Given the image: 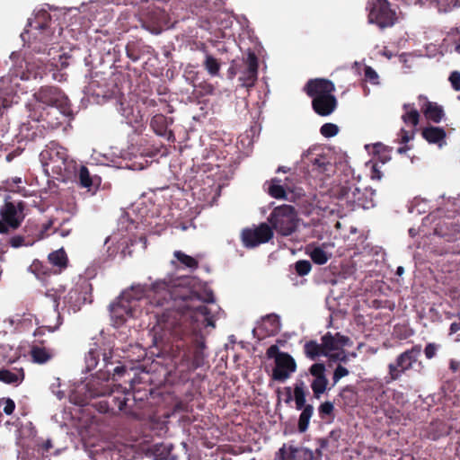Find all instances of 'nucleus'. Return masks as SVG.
<instances>
[{"instance_id": "nucleus-1", "label": "nucleus", "mask_w": 460, "mask_h": 460, "mask_svg": "<svg viewBox=\"0 0 460 460\" xmlns=\"http://www.w3.org/2000/svg\"><path fill=\"white\" fill-rule=\"evenodd\" d=\"M150 304L161 307L157 323L174 341L171 357L180 378L188 380L190 374L205 366L204 327H215V315L204 303H214L212 290L193 292L176 280L159 279L151 286Z\"/></svg>"}, {"instance_id": "nucleus-2", "label": "nucleus", "mask_w": 460, "mask_h": 460, "mask_svg": "<svg viewBox=\"0 0 460 460\" xmlns=\"http://www.w3.org/2000/svg\"><path fill=\"white\" fill-rule=\"evenodd\" d=\"M102 356V367L95 374V376L88 381L85 385L86 395L89 398L105 397L110 392L111 388L107 382L111 379V372L109 365L113 364L111 361L112 358V349L104 348L97 343H93V347L85 355V366L88 371L93 370L99 364L100 357Z\"/></svg>"}, {"instance_id": "nucleus-3", "label": "nucleus", "mask_w": 460, "mask_h": 460, "mask_svg": "<svg viewBox=\"0 0 460 460\" xmlns=\"http://www.w3.org/2000/svg\"><path fill=\"white\" fill-rule=\"evenodd\" d=\"M351 344L352 342L349 337L340 332L332 334L329 332L321 338V343L310 341L305 344L304 348L305 353L309 358L314 360L320 357H325L329 360L337 351Z\"/></svg>"}, {"instance_id": "nucleus-4", "label": "nucleus", "mask_w": 460, "mask_h": 460, "mask_svg": "<svg viewBox=\"0 0 460 460\" xmlns=\"http://www.w3.org/2000/svg\"><path fill=\"white\" fill-rule=\"evenodd\" d=\"M40 159L44 166H50L53 172L62 176H68L75 171L76 164L69 159L67 150L56 143L47 146L40 153Z\"/></svg>"}, {"instance_id": "nucleus-5", "label": "nucleus", "mask_w": 460, "mask_h": 460, "mask_svg": "<svg viewBox=\"0 0 460 460\" xmlns=\"http://www.w3.org/2000/svg\"><path fill=\"white\" fill-rule=\"evenodd\" d=\"M420 353V345H415L398 355L395 361L388 365L387 383L400 379L404 373L416 367L420 372L423 368L422 362L419 360Z\"/></svg>"}, {"instance_id": "nucleus-6", "label": "nucleus", "mask_w": 460, "mask_h": 460, "mask_svg": "<svg viewBox=\"0 0 460 460\" xmlns=\"http://www.w3.org/2000/svg\"><path fill=\"white\" fill-rule=\"evenodd\" d=\"M142 289L132 288L129 291L123 292L118 300L110 305L111 317L114 324L122 325L128 317L134 316L135 307L137 300L140 298Z\"/></svg>"}, {"instance_id": "nucleus-7", "label": "nucleus", "mask_w": 460, "mask_h": 460, "mask_svg": "<svg viewBox=\"0 0 460 460\" xmlns=\"http://www.w3.org/2000/svg\"><path fill=\"white\" fill-rule=\"evenodd\" d=\"M25 208L26 204L22 200H5L0 207V234H8L11 230L18 229L26 216Z\"/></svg>"}, {"instance_id": "nucleus-8", "label": "nucleus", "mask_w": 460, "mask_h": 460, "mask_svg": "<svg viewBox=\"0 0 460 460\" xmlns=\"http://www.w3.org/2000/svg\"><path fill=\"white\" fill-rule=\"evenodd\" d=\"M92 291L93 286L89 279L80 278L64 296L65 307H67L69 312H78L84 305L92 303Z\"/></svg>"}, {"instance_id": "nucleus-9", "label": "nucleus", "mask_w": 460, "mask_h": 460, "mask_svg": "<svg viewBox=\"0 0 460 460\" xmlns=\"http://www.w3.org/2000/svg\"><path fill=\"white\" fill-rule=\"evenodd\" d=\"M61 316L59 313L58 314V323L55 326L46 325L38 327L33 335L35 337L34 341L31 342L30 349V356L33 363L37 364H46L49 360H51L55 356L54 349L48 348L45 346L46 341H40L38 337L44 336L46 330L49 332H55L61 325Z\"/></svg>"}, {"instance_id": "nucleus-10", "label": "nucleus", "mask_w": 460, "mask_h": 460, "mask_svg": "<svg viewBox=\"0 0 460 460\" xmlns=\"http://www.w3.org/2000/svg\"><path fill=\"white\" fill-rule=\"evenodd\" d=\"M50 23L49 13L45 10L39 11L34 18L29 21L28 28L22 33V39L25 40L26 34H31L35 41L38 40L47 46L52 40L53 36Z\"/></svg>"}, {"instance_id": "nucleus-11", "label": "nucleus", "mask_w": 460, "mask_h": 460, "mask_svg": "<svg viewBox=\"0 0 460 460\" xmlns=\"http://www.w3.org/2000/svg\"><path fill=\"white\" fill-rule=\"evenodd\" d=\"M138 21L142 27L154 34H159L167 27L169 16L166 12L155 4L141 7Z\"/></svg>"}, {"instance_id": "nucleus-12", "label": "nucleus", "mask_w": 460, "mask_h": 460, "mask_svg": "<svg viewBox=\"0 0 460 460\" xmlns=\"http://www.w3.org/2000/svg\"><path fill=\"white\" fill-rule=\"evenodd\" d=\"M65 108L61 109L59 106L42 107V111L36 118L38 121L44 122L43 127H47L50 129H56L59 128L66 119L72 117L73 111L71 109L70 102H66Z\"/></svg>"}, {"instance_id": "nucleus-13", "label": "nucleus", "mask_w": 460, "mask_h": 460, "mask_svg": "<svg viewBox=\"0 0 460 460\" xmlns=\"http://www.w3.org/2000/svg\"><path fill=\"white\" fill-rule=\"evenodd\" d=\"M301 161L304 166L312 172L325 173L332 167L328 157L323 154V149L321 146H313L304 152Z\"/></svg>"}, {"instance_id": "nucleus-14", "label": "nucleus", "mask_w": 460, "mask_h": 460, "mask_svg": "<svg viewBox=\"0 0 460 460\" xmlns=\"http://www.w3.org/2000/svg\"><path fill=\"white\" fill-rule=\"evenodd\" d=\"M395 13L389 7L387 0H372L368 14V22L376 23L380 28L394 25Z\"/></svg>"}, {"instance_id": "nucleus-15", "label": "nucleus", "mask_w": 460, "mask_h": 460, "mask_svg": "<svg viewBox=\"0 0 460 460\" xmlns=\"http://www.w3.org/2000/svg\"><path fill=\"white\" fill-rule=\"evenodd\" d=\"M273 236L271 227L261 223L258 226L243 229L241 239L246 248H254L261 243L269 242Z\"/></svg>"}, {"instance_id": "nucleus-16", "label": "nucleus", "mask_w": 460, "mask_h": 460, "mask_svg": "<svg viewBox=\"0 0 460 460\" xmlns=\"http://www.w3.org/2000/svg\"><path fill=\"white\" fill-rule=\"evenodd\" d=\"M284 341L279 340L276 344L270 346L266 351L269 359H274L271 377L275 381L284 382L288 378V353L279 350V344Z\"/></svg>"}, {"instance_id": "nucleus-17", "label": "nucleus", "mask_w": 460, "mask_h": 460, "mask_svg": "<svg viewBox=\"0 0 460 460\" xmlns=\"http://www.w3.org/2000/svg\"><path fill=\"white\" fill-rule=\"evenodd\" d=\"M33 98L44 107L59 106L61 109H66V102H68V98L65 93L56 86H41L37 92L33 93Z\"/></svg>"}, {"instance_id": "nucleus-18", "label": "nucleus", "mask_w": 460, "mask_h": 460, "mask_svg": "<svg viewBox=\"0 0 460 460\" xmlns=\"http://www.w3.org/2000/svg\"><path fill=\"white\" fill-rule=\"evenodd\" d=\"M128 399L124 394L112 395L111 391L103 399L100 400L93 406L101 413L118 414L121 411L128 414Z\"/></svg>"}, {"instance_id": "nucleus-19", "label": "nucleus", "mask_w": 460, "mask_h": 460, "mask_svg": "<svg viewBox=\"0 0 460 460\" xmlns=\"http://www.w3.org/2000/svg\"><path fill=\"white\" fill-rule=\"evenodd\" d=\"M52 226V221H49L44 228L40 231H37L36 234H16L11 236L5 240V245H9L13 248H20L22 246H31L34 244L37 241L44 239L49 234H47L48 230Z\"/></svg>"}, {"instance_id": "nucleus-20", "label": "nucleus", "mask_w": 460, "mask_h": 460, "mask_svg": "<svg viewBox=\"0 0 460 460\" xmlns=\"http://www.w3.org/2000/svg\"><path fill=\"white\" fill-rule=\"evenodd\" d=\"M245 68L239 77L242 87H252L258 76V58L254 52L250 51L245 59Z\"/></svg>"}, {"instance_id": "nucleus-21", "label": "nucleus", "mask_w": 460, "mask_h": 460, "mask_svg": "<svg viewBox=\"0 0 460 460\" xmlns=\"http://www.w3.org/2000/svg\"><path fill=\"white\" fill-rule=\"evenodd\" d=\"M334 84L326 79H313L305 85L307 94L314 100L318 97L329 98L335 97L333 95Z\"/></svg>"}, {"instance_id": "nucleus-22", "label": "nucleus", "mask_w": 460, "mask_h": 460, "mask_svg": "<svg viewBox=\"0 0 460 460\" xmlns=\"http://www.w3.org/2000/svg\"><path fill=\"white\" fill-rule=\"evenodd\" d=\"M314 379L311 384L312 390L316 398H320L327 388L328 379L325 376V366L323 363L313 364L309 369Z\"/></svg>"}, {"instance_id": "nucleus-23", "label": "nucleus", "mask_w": 460, "mask_h": 460, "mask_svg": "<svg viewBox=\"0 0 460 460\" xmlns=\"http://www.w3.org/2000/svg\"><path fill=\"white\" fill-rule=\"evenodd\" d=\"M271 229L282 235H288V205L276 207L268 218Z\"/></svg>"}, {"instance_id": "nucleus-24", "label": "nucleus", "mask_w": 460, "mask_h": 460, "mask_svg": "<svg viewBox=\"0 0 460 460\" xmlns=\"http://www.w3.org/2000/svg\"><path fill=\"white\" fill-rule=\"evenodd\" d=\"M366 192L367 190L363 191L355 182L347 183L342 186L341 190V197L346 199L348 203L361 208L367 207L364 200Z\"/></svg>"}, {"instance_id": "nucleus-25", "label": "nucleus", "mask_w": 460, "mask_h": 460, "mask_svg": "<svg viewBox=\"0 0 460 460\" xmlns=\"http://www.w3.org/2000/svg\"><path fill=\"white\" fill-rule=\"evenodd\" d=\"M173 122L172 118H167L164 114H155L150 121V127L154 132L161 137H164L169 141H174V134L168 129L170 124Z\"/></svg>"}, {"instance_id": "nucleus-26", "label": "nucleus", "mask_w": 460, "mask_h": 460, "mask_svg": "<svg viewBox=\"0 0 460 460\" xmlns=\"http://www.w3.org/2000/svg\"><path fill=\"white\" fill-rule=\"evenodd\" d=\"M314 111L320 116H328L332 114L336 106L337 101L335 97L322 98L318 97L312 101Z\"/></svg>"}, {"instance_id": "nucleus-27", "label": "nucleus", "mask_w": 460, "mask_h": 460, "mask_svg": "<svg viewBox=\"0 0 460 460\" xmlns=\"http://www.w3.org/2000/svg\"><path fill=\"white\" fill-rule=\"evenodd\" d=\"M279 319L275 314L267 315L262 318L261 323L256 328V332L261 333V338L275 335L279 331Z\"/></svg>"}, {"instance_id": "nucleus-28", "label": "nucleus", "mask_w": 460, "mask_h": 460, "mask_svg": "<svg viewBox=\"0 0 460 460\" xmlns=\"http://www.w3.org/2000/svg\"><path fill=\"white\" fill-rule=\"evenodd\" d=\"M49 264L53 267L54 274H59L67 268L68 258L63 248L50 252L48 256Z\"/></svg>"}, {"instance_id": "nucleus-29", "label": "nucleus", "mask_w": 460, "mask_h": 460, "mask_svg": "<svg viewBox=\"0 0 460 460\" xmlns=\"http://www.w3.org/2000/svg\"><path fill=\"white\" fill-rule=\"evenodd\" d=\"M119 112L123 116L128 124L138 123L141 120V115L139 111L135 109L128 102L119 100V106L117 108Z\"/></svg>"}, {"instance_id": "nucleus-30", "label": "nucleus", "mask_w": 460, "mask_h": 460, "mask_svg": "<svg viewBox=\"0 0 460 460\" xmlns=\"http://www.w3.org/2000/svg\"><path fill=\"white\" fill-rule=\"evenodd\" d=\"M29 271L41 281H45L49 277L54 274L51 268L38 259L34 260L29 266Z\"/></svg>"}, {"instance_id": "nucleus-31", "label": "nucleus", "mask_w": 460, "mask_h": 460, "mask_svg": "<svg viewBox=\"0 0 460 460\" xmlns=\"http://www.w3.org/2000/svg\"><path fill=\"white\" fill-rule=\"evenodd\" d=\"M145 45L141 40H130L126 45V55L133 62H137L145 53Z\"/></svg>"}, {"instance_id": "nucleus-32", "label": "nucleus", "mask_w": 460, "mask_h": 460, "mask_svg": "<svg viewBox=\"0 0 460 460\" xmlns=\"http://www.w3.org/2000/svg\"><path fill=\"white\" fill-rule=\"evenodd\" d=\"M422 137L429 143L438 144L444 140L446 133L443 128L438 127H428L422 130Z\"/></svg>"}, {"instance_id": "nucleus-33", "label": "nucleus", "mask_w": 460, "mask_h": 460, "mask_svg": "<svg viewBox=\"0 0 460 460\" xmlns=\"http://www.w3.org/2000/svg\"><path fill=\"white\" fill-rule=\"evenodd\" d=\"M422 111L428 119L434 122H439L444 115L439 106L427 101H425L424 107H422Z\"/></svg>"}, {"instance_id": "nucleus-34", "label": "nucleus", "mask_w": 460, "mask_h": 460, "mask_svg": "<svg viewBox=\"0 0 460 460\" xmlns=\"http://www.w3.org/2000/svg\"><path fill=\"white\" fill-rule=\"evenodd\" d=\"M24 378V372L22 369L17 372H13L8 369L0 370V381L5 384H20Z\"/></svg>"}, {"instance_id": "nucleus-35", "label": "nucleus", "mask_w": 460, "mask_h": 460, "mask_svg": "<svg viewBox=\"0 0 460 460\" xmlns=\"http://www.w3.org/2000/svg\"><path fill=\"white\" fill-rule=\"evenodd\" d=\"M404 113L402 116L403 122L407 125H411L412 127H416L419 123L420 114L416 109L413 108L411 104H404L403 105Z\"/></svg>"}, {"instance_id": "nucleus-36", "label": "nucleus", "mask_w": 460, "mask_h": 460, "mask_svg": "<svg viewBox=\"0 0 460 460\" xmlns=\"http://www.w3.org/2000/svg\"><path fill=\"white\" fill-rule=\"evenodd\" d=\"M310 198L305 194L301 188L296 187L293 190L289 189V201L296 203L298 207L305 208Z\"/></svg>"}, {"instance_id": "nucleus-37", "label": "nucleus", "mask_w": 460, "mask_h": 460, "mask_svg": "<svg viewBox=\"0 0 460 460\" xmlns=\"http://www.w3.org/2000/svg\"><path fill=\"white\" fill-rule=\"evenodd\" d=\"M301 410L302 412L298 420V430L299 432L303 433L306 431L308 428L310 419L314 412V407L311 404H307Z\"/></svg>"}, {"instance_id": "nucleus-38", "label": "nucleus", "mask_w": 460, "mask_h": 460, "mask_svg": "<svg viewBox=\"0 0 460 460\" xmlns=\"http://www.w3.org/2000/svg\"><path fill=\"white\" fill-rule=\"evenodd\" d=\"M268 193L275 199H285L286 190L280 184V180L273 178L269 183Z\"/></svg>"}, {"instance_id": "nucleus-39", "label": "nucleus", "mask_w": 460, "mask_h": 460, "mask_svg": "<svg viewBox=\"0 0 460 460\" xmlns=\"http://www.w3.org/2000/svg\"><path fill=\"white\" fill-rule=\"evenodd\" d=\"M309 255L313 261L319 265L325 264L331 258V253H328L323 247L320 246L313 248L309 252Z\"/></svg>"}, {"instance_id": "nucleus-40", "label": "nucleus", "mask_w": 460, "mask_h": 460, "mask_svg": "<svg viewBox=\"0 0 460 460\" xmlns=\"http://www.w3.org/2000/svg\"><path fill=\"white\" fill-rule=\"evenodd\" d=\"M174 257L186 268L196 270L199 267V261L195 258L185 254L181 251H175Z\"/></svg>"}, {"instance_id": "nucleus-41", "label": "nucleus", "mask_w": 460, "mask_h": 460, "mask_svg": "<svg viewBox=\"0 0 460 460\" xmlns=\"http://www.w3.org/2000/svg\"><path fill=\"white\" fill-rule=\"evenodd\" d=\"M203 66L210 75H218L220 70V63L213 56L207 54Z\"/></svg>"}, {"instance_id": "nucleus-42", "label": "nucleus", "mask_w": 460, "mask_h": 460, "mask_svg": "<svg viewBox=\"0 0 460 460\" xmlns=\"http://www.w3.org/2000/svg\"><path fill=\"white\" fill-rule=\"evenodd\" d=\"M78 181L80 186L83 188L90 190L93 185V179L91 177L88 168L84 165H80L78 171Z\"/></svg>"}, {"instance_id": "nucleus-43", "label": "nucleus", "mask_w": 460, "mask_h": 460, "mask_svg": "<svg viewBox=\"0 0 460 460\" xmlns=\"http://www.w3.org/2000/svg\"><path fill=\"white\" fill-rule=\"evenodd\" d=\"M111 361L113 362L112 365L111 364L109 365V369L111 370V376H112V379L114 381H116L117 376L120 377L124 375V373L126 372V367L118 359L114 358L113 354H112V358L111 359Z\"/></svg>"}, {"instance_id": "nucleus-44", "label": "nucleus", "mask_w": 460, "mask_h": 460, "mask_svg": "<svg viewBox=\"0 0 460 460\" xmlns=\"http://www.w3.org/2000/svg\"><path fill=\"white\" fill-rule=\"evenodd\" d=\"M295 402L297 410H301L307 405L305 404V393L303 383L295 388Z\"/></svg>"}, {"instance_id": "nucleus-45", "label": "nucleus", "mask_w": 460, "mask_h": 460, "mask_svg": "<svg viewBox=\"0 0 460 460\" xmlns=\"http://www.w3.org/2000/svg\"><path fill=\"white\" fill-rule=\"evenodd\" d=\"M312 269L311 262L309 261L301 260L296 262L295 270L297 275L305 276L307 275Z\"/></svg>"}, {"instance_id": "nucleus-46", "label": "nucleus", "mask_w": 460, "mask_h": 460, "mask_svg": "<svg viewBox=\"0 0 460 460\" xmlns=\"http://www.w3.org/2000/svg\"><path fill=\"white\" fill-rule=\"evenodd\" d=\"M320 132L325 137H332L338 134L339 128L335 124L325 123L321 127Z\"/></svg>"}, {"instance_id": "nucleus-47", "label": "nucleus", "mask_w": 460, "mask_h": 460, "mask_svg": "<svg viewBox=\"0 0 460 460\" xmlns=\"http://www.w3.org/2000/svg\"><path fill=\"white\" fill-rule=\"evenodd\" d=\"M365 79L372 84H379V75L376 71L369 66H366L364 69Z\"/></svg>"}, {"instance_id": "nucleus-48", "label": "nucleus", "mask_w": 460, "mask_h": 460, "mask_svg": "<svg viewBox=\"0 0 460 460\" xmlns=\"http://www.w3.org/2000/svg\"><path fill=\"white\" fill-rule=\"evenodd\" d=\"M161 449L157 448L158 456H161L164 460H176V456L172 455V450L173 449L172 445H161Z\"/></svg>"}, {"instance_id": "nucleus-49", "label": "nucleus", "mask_w": 460, "mask_h": 460, "mask_svg": "<svg viewBox=\"0 0 460 460\" xmlns=\"http://www.w3.org/2000/svg\"><path fill=\"white\" fill-rule=\"evenodd\" d=\"M73 231V227L70 226V221L64 220L60 226L56 228L55 233L58 234L61 237H67Z\"/></svg>"}, {"instance_id": "nucleus-50", "label": "nucleus", "mask_w": 460, "mask_h": 460, "mask_svg": "<svg viewBox=\"0 0 460 460\" xmlns=\"http://www.w3.org/2000/svg\"><path fill=\"white\" fill-rule=\"evenodd\" d=\"M349 370L341 365H338L333 372V385H336L342 377L349 375Z\"/></svg>"}, {"instance_id": "nucleus-51", "label": "nucleus", "mask_w": 460, "mask_h": 460, "mask_svg": "<svg viewBox=\"0 0 460 460\" xmlns=\"http://www.w3.org/2000/svg\"><path fill=\"white\" fill-rule=\"evenodd\" d=\"M318 410L321 418L323 419L325 416H329L332 413L334 405L331 402H325L320 405Z\"/></svg>"}, {"instance_id": "nucleus-52", "label": "nucleus", "mask_w": 460, "mask_h": 460, "mask_svg": "<svg viewBox=\"0 0 460 460\" xmlns=\"http://www.w3.org/2000/svg\"><path fill=\"white\" fill-rule=\"evenodd\" d=\"M11 107V102L7 98L0 97V123L4 120V115L8 108Z\"/></svg>"}, {"instance_id": "nucleus-53", "label": "nucleus", "mask_w": 460, "mask_h": 460, "mask_svg": "<svg viewBox=\"0 0 460 460\" xmlns=\"http://www.w3.org/2000/svg\"><path fill=\"white\" fill-rule=\"evenodd\" d=\"M349 360V354L346 353L344 349L337 351V353L333 354L332 358L329 359L330 362H343L346 363Z\"/></svg>"}, {"instance_id": "nucleus-54", "label": "nucleus", "mask_w": 460, "mask_h": 460, "mask_svg": "<svg viewBox=\"0 0 460 460\" xmlns=\"http://www.w3.org/2000/svg\"><path fill=\"white\" fill-rule=\"evenodd\" d=\"M438 346L435 343H429L424 349V354L428 359L433 358L438 351Z\"/></svg>"}, {"instance_id": "nucleus-55", "label": "nucleus", "mask_w": 460, "mask_h": 460, "mask_svg": "<svg viewBox=\"0 0 460 460\" xmlns=\"http://www.w3.org/2000/svg\"><path fill=\"white\" fill-rule=\"evenodd\" d=\"M294 212H295V208L292 207V206H289V228H288V231H289V235L294 232L296 231V229L298 227V221H296V222H293L294 221Z\"/></svg>"}, {"instance_id": "nucleus-56", "label": "nucleus", "mask_w": 460, "mask_h": 460, "mask_svg": "<svg viewBox=\"0 0 460 460\" xmlns=\"http://www.w3.org/2000/svg\"><path fill=\"white\" fill-rule=\"evenodd\" d=\"M449 81L455 90H460V73L453 72L449 76Z\"/></svg>"}, {"instance_id": "nucleus-57", "label": "nucleus", "mask_w": 460, "mask_h": 460, "mask_svg": "<svg viewBox=\"0 0 460 460\" xmlns=\"http://www.w3.org/2000/svg\"><path fill=\"white\" fill-rule=\"evenodd\" d=\"M47 224H44L42 225L40 227H39L37 225H34V224H27L24 228H23V233L22 234H36L37 231H40L41 230L42 228H44L46 226Z\"/></svg>"}, {"instance_id": "nucleus-58", "label": "nucleus", "mask_w": 460, "mask_h": 460, "mask_svg": "<svg viewBox=\"0 0 460 460\" xmlns=\"http://www.w3.org/2000/svg\"><path fill=\"white\" fill-rule=\"evenodd\" d=\"M14 409H15L14 402L12 399L7 398L4 402V412L6 415H11L14 411Z\"/></svg>"}, {"instance_id": "nucleus-59", "label": "nucleus", "mask_w": 460, "mask_h": 460, "mask_svg": "<svg viewBox=\"0 0 460 460\" xmlns=\"http://www.w3.org/2000/svg\"><path fill=\"white\" fill-rule=\"evenodd\" d=\"M274 460H288V453L286 450V445L284 444L277 452Z\"/></svg>"}, {"instance_id": "nucleus-60", "label": "nucleus", "mask_w": 460, "mask_h": 460, "mask_svg": "<svg viewBox=\"0 0 460 460\" xmlns=\"http://www.w3.org/2000/svg\"><path fill=\"white\" fill-rule=\"evenodd\" d=\"M401 142L407 143L413 137V133H410L404 129H402L400 132Z\"/></svg>"}, {"instance_id": "nucleus-61", "label": "nucleus", "mask_w": 460, "mask_h": 460, "mask_svg": "<svg viewBox=\"0 0 460 460\" xmlns=\"http://www.w3.org/2000/svg\"><path fill=\"white\" fill-rule=\"evenodd\" d=\"M278 398L279 402H284L285 403H288V388H284L283 391L278 390Z\"/></svg>"}, {"instance_id": "nucleus-62", "label": "nucleus", "mask_w": 460, "mask_h": 460, "mask_svg": "<svg viewBox=\"0 0 460 460\" xmlns=\"http://www.w3.org/2000/svg\"><path fill=\"white\" fill-rule=\"evenodd\" d=\"M460 320V317H459ZM460 331V321L458 323H452L449 328V335H454Z\"/></svg>"}, {"instance_id": "nucleus-63", "label": "nucleus", "mask_w": 460, "mask_h": 460, "mask_svg": "<svg viewBox=\"0 0 460 460\" xmlns=\"http://www.w3.org/2000/svg\"><path fill=\"white\" fill-rule=\"evenodd\" d=\"M459 362L454 360V359H451L450 360V364H449V367L450 369L453 371V372H456L458 370L459 368Z\"/></svg>"}, {"instance_id": "nucleus-64", "label": "nucleus", "mask_w": 460, "mask_h": 460, "mask_svg": "<svg viewBox=\"0 0 460 460\" xmlns=\"http://www.w3.org/2000/svg\"><path fill=\"white\" fill-rule=\"evenodd\" d=\"M296 368V365L295 359L291 356H289V374L292 372H295Z\"/></svg>"}]
</instances>
